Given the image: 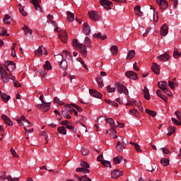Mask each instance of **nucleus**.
<instances>
[{"label":"nucleus","instance_id":"nucleus-12","mask_svg":"<svg viewBox=\"0 0 181 181\" xmlns=\"http://www.w3.org/2000/svg\"><path fill=\"white\" fill-rule=\"evenodd\" d=\"M157 5H158L160 11H166L168 9V6H169V2L166 0H163L157 3Z\"/></svg>","mask_w":181,"mask_h":181},{"label":"nucleus","instance_id":"nucleus-16","mask_svg":"<svg viewBox=\"0 0 181 181\" xmlns=\"http://www.w3.org/2000/svg\"><path fill=\"white\" fill-rule=\"evenodd\" d=\"M59 39H61V40H62V42H64V43H66V42H67V40H68L67 33H66V30H62L59 32Z\"/></svg>","mask_w":181,"mask_h":181},{"label":"nucleus","instance_id":"nucleus-58","mask_svg":"<svg viewBox=\"0 0 181 181\" xmlns=\"http://www.w3.org/2000/svg\"><path fill=\"white\" fill-rule=\"evenodd\" d=\"M6 180L8 181H18L19 178L18 177L13 178V177H11V175H8V177H6Z\"/></svg>","mask_w":181,"mask_h":181},{"label":"nucleus","instance_id":"nucleus-24","mask_svg":"<svg viewBox=\"0 0 181 181\" xmlns=\"http://www.w3.org/2000/svg\"><path fill=\"white\" fill-rule=\"evenodd\" d=\"M93 37L95 39H100L101 40H105V39H107V35L104 34L103 35V33H95L93 35Z\"/></svg>","mask_w":181,"mask_h":181},{"label":"nucleus","instance_id":"nucleus-10","mask_svg":"<svg viewBox=\"0 0 181 181\" xmlns=\"http://www.w3.org/2000/svg\"><path fill=\"white\" fill-rule=\"evenodd\" d=\"M100 4L106 11H110L111 5H112V2L109 0H100Z\"/></svg>","mask_w":181,"mask_h":181},{"label":"nucleus","instance_id":"nucleus-22","mask_svg":"<svg viewBox=\"0 0 181 181\" xmlns=\"http://www.w3.org/2000/svg\"><path fill=\"white\" fill-rule=\"evenodd\" d=\"M157 59L163 63L165 62H168V60L170 59V56H169L168 54H164L157 57Z\"/></svg>","mask_w":181,"mask_h":181},{"label":"nucleus","instance_id":"nucleus-25","mask_svg":"<svg viewBox=\"0 0 181 181\" xmlns=\"http://www.w3.org/2000/svg\"><path fill=\"white\" fill-rule=\"evenodd\" d=\"M0 96L3 100L4 103H7L9 100H11V96L6 95V93L0 91Z\"/></svg>","mask_w":181,"mask_h":181},{"label":"nucleus","instance_id":"nucleus-56","mask_svg":"<svg viewBox=\"0 0 181 181\" xmlns=\"http://www.w3.org/2000/svg\"><path fill=\"white\" fill-rule=\"evenodd\" d=\"M80 181H92L90 178L86 177V175H84L83 177L79 178Z\"/></svg>","mask_w":181,"mask_h":181},{"label":"nucleus","instance_id":"nucleus-43","mask_svg":"<svg viewBox=\"0 0 181 181\" xmlns=\"http://www.w3.org/2000/svg\"><path fill=\"white\" fill-rule=\"evenodd\" d=\"M71 45L73 46V47L76 49L77 47H78L80 46V45H81V43H79L78 40L77 39H74Z\"/></svg>","mask_w":181,"mask_h":181},{"label":"nucleus","instance_id":"nucleus-1","mask_svg":"<svg viewBox=\"0 0 181 181\" xmlns=\"http://www.w3.org/2000/svg\"><path fill=\"white\" fill-rule=\"evenodd\" d=\"M0 74L1 80L4 83H9V80H12L14 87H22V85L19 83L16 78L12 75L11 73L8 75V72L4 68L0 67Z\"/></svg>","mask_w":181,"mask_h":181},{"label":"nucleus","instance_id":"nucleus-30","mask_svg":"<svg viewBox=\"0 0 181 181\" xmlns=\"http://www.w3.org/2000/svg\"><path fill=\"white\" fill-rule=\"evenodd\" d=\"M158 86L159 88H160L163 91L164 90H166L168 87V83L166 81L158 82Z\"/></svg>","mask_w":181,"mask_h":181},{"label":"nucleus","instance_id":"nucleus-39","mask_svg":"<svg viewBox=\"0 0 181 181\" xmlns=\"http://www.w3.org/2000/svg\"><path fill=\"white\" fill-rule=\"evenodd\" d=\"M130 144H132V145H133V146H134L135 151L136 152H143V151H141V148H140V146H139V144L137 143L130 142Z\"/></svg>","mask_w":181,"mask_h":181},{"label":"nucleus","instance_id":"nucleus-13","mask_svg":"<svg viewBox=\"0 0 181 181\" xmlns=\"http://www.w3.org/2000/svg\"><path fill=\"white\" fill-rule=\"evenodd\" d=\"M30 2L33 4L36 11L43 12V11L42 10V7L40 6V2H42L41 0H30Z\"/></svg>","mask_w":181,"mask_h":181},{"label":"nucleus","instance_id":"nucleus-47","mask_svg":"<svg viewBox=\"0 0 181 181\" xmlns=\"http://www.w3.org/2000/svg\"><path fill=\"white\" fill-rule=\"evenodd\" d=\"M54 103H55V104H58L59 105H64V103L60 100V99H59L57 97L54 98Z\"/></svg>","mask_w":181,"mask_h":181},{"label":"nucleus","instance_id":"nucleus-61","mask_svg":"<svg viewBox=\"0 0 181 181\" xmlns=\"http://www.w3.org/2000/svg\"><path fill=\"white\" fill-rule=\"evenodd\" d=\"M113 162L115 163V164H119L121 163V159L118 157H115L113 158Z\"/></svg>","mask_w":181,"mask_h":181},{"label":"nucleus","instance_id":"nucleus-42","mask_svg":"<svg viewBox=\"0 0 181 181\" xmlns=\"http://www.w3.org/2000/svg\"><path fill=\"white\" fill-rule=\"evenodd\" d=\"M16 43H13L11 49V56L12 57H16Z\"/></svg>","mask_w":181,"mask_h":181},{"label":"nucleus","instance_id":"nucleus-4","mask_svg":"<svg viewBox=\"0 0 181 181\" xmlns=\"http://www.w3.org/2000/svg\"><path fill=\"white\" fill-rule=\"evenodd\" d=\"M50 104L52 103H41V104H37L35 105L36 110H39L40 111H42V112H47L49 110H50Z\"/></svg>","mask_w":181,"mask_h":181},{"label":"nucleus","instance_id":"nucleus-6","mask_svg":"<svg viewBox=\"0 0 181 181\" xmlns=\"http://www.w3.org/2000/svg\"><path fill=\"white\" fill-rule=\"evenodd\" d=\"M4 66L7 71H8L9 73H12L13 70L16 69V64H15V62H13L12 61H6L4 63Z\"/></svg>","mask_w":181,"mask_h":181},{"label":"nucleus","instance_id":"nucleus-7","mask_svg":"<svg viewBox=\"0 0 181 181\" xmlns=\"http://www.w3.org/2000/svg\"><path fill=\"white\" fill-rule=\"evenodd\" d=\"M43 54L47 56V49H46L45 47L43 48V46H40L38 49L35 51V56L37 57H41V56H43Z\"/></svg>","mask_w":181,"mask_h":181},{"label":"nucleus","instance_id":"nucleus-50","mask_svg":"<svg viewBox=\"0 0 181 181\" xmlns=\"http://www.w3.org/2000/svg\"><path fill=\"white\" fill-rule=\"evenodd\" d=\"M115 90H117V88H115V87H111L110 85H109V86L107 87V93H115Z\"/></svg>","mask_w":181,"mask_h":181},{"label":"nucleus","instance_id":"nucleus-54","mask_svg":"<svg viewBox=\"0 0 181 181\" xmlns=\"http://www.w3.org/2000/svg\"><path fill=\"white\" fill-rule=\"evenodd\" d=\"M81 154L83 156H86L89 155V150L88 148H83L81 150Z\"/></svg>","mask_w":181,"mask_h":181},{"label":"nucleus","instance_id":"nucleus-57","mask_svg":"<svg viewBox=\"0 0 181 181\" xmlns=\"http://www.w3.org/2000/svg\"><path fill=\"white\" fill-rule=\"evenodd\" d=\"M137 108H139V111H144V107H142V103L141 101H139L136 103Z\"/></svg>","mask_w":181,"mask_h":181},{"label":"nucleus","instance_id":"nucleus-60","mask_svg":"<svg viewBox=\"0 0 181 181\" xmlns=\"http://www.w3.org/2000/svg\"><path fill=\"white\" fill-rule=\"evenodd\" d=\"M11 152L12 156H13L14 158H18L19 157V156L17 155L16 151H14V149L13 148H11Z\"/></svg>","mask_w":181,"mask_h":181},{"label":"nucleus","instance_id":"nucleus-52","mask_svg":"<svg viewBox=\"0 0 181 181\" xmlns=\"http://www.w3.org/2000/svg\"><path fill=\"white\" fill-rule=\"evenodd\" d=\"M81 166L84 169H88L90 168L89 164L86 161H81Z\"/></svg>","mask_w":181,"mask_h":181},{"label":"nucleus","instance_id":"nucleus-9","mask_svg":"<svg viewBox=\"0 0 181 181\" xmlns=\"http://www.w3.org/2000/svg\"><path fill=\"white\" fill-rule=\"evenodd\" d=\"M125 76L126 77H127L128 78H130V80H138L139 77H138V74H136V73H135V71H127L125 72Z\"/></svg>","mask_w":181,"mask_h":181},{"label":"nucleus","instance_id":"nucleus-40","mask_svg":"<svg viewBox=\"0 0 181 181\" xmlns=\"http://www.w3.org/2000/svg\"><path fill=\"white\" fill-rule=\"evenodd\" d=\"M160 163H161L164 166H168L170 165L169 163V159L168 158H163L160 160Z\"/></svg>","mask_w":181,"mask_h":181},{"label":"nucleus","instance_id":"nucleus-17","mask_svg":"<svg viewBox=\"0 0 181 181\" xmlns=\"http://www.w3.org/2000/svg\"><path fill=\"white\" fill-rule=\"evenodd\" d=\"M169 32V27L168 24H164L160 28V35L161 36H166Z\"/></svg>","mask_w":181,"mask_h":181},{"label":"nucleus","instance_id":"nucleus-32","mask_svg":"<svg viewBox=\"0 0 181 181\" xmlns=\"http://www.w3.org/2000/svg\"><path fill=\"white\" fill-rule=\"evenodd\" d=\"M18 9L23 16H28V13L26 12V11H25V6H22V4H18Z\"/></svg>","mask_w":181,"mask_h":181},{"label":"nucleus","instance_id":"nucleus-55","mask_svg":"<svg viewBox=\"0 0 181 181\" xmlns=\"http://www.w3.org/2000/svg\"><path fill=\"white\" fill-rule=\"evenodd\" d=\"M171 120L173 124H174V125H181V122H179V120H177L176 118L172 117Z\"/></svg>","mask_w":181,"mask_h":181},{"label":"nucleus","instance_id":"nucleus-53","mask_svg":"<svg viewBox=\"0 0 181 181\" xmlns=\"http://www.w3.org/2000/svg\"><path fill=\"white\" fill-rule=\"evenodd\" d=\"M8 33V31L5 28H0V35L1 36H5Z\"/></svg>","mask_w":181,"mask_h":181},{"label":"nucleus","instance_id":"nucleus-35","mask_svg":"<svg viewBox=\"0 0 181 181\" xmlns=\"http://www.w3.org/2000/svg\"><path fill=\"white\" fill-rule=\"evenodd\" d=\"M67 21L68 22H73L74 21V13L67 11Z\"/></svg>","mask_w":181,"mask_h":181},{"label":"nucleus","instance_id":"nucleus-45","mask_svg":"<svg viewBox=\"0 0 181 181\" xmlns=\"http://www.w3.org/2000/svg\"><path fill=\"white\" fill-rule=\"evenodd\" d=\"M146 114H148V115H151L153 117H156V112H155L153 110H151L149 109H146Z\"/></svg>","mask_w":181,"mask_h":181},{"label":"nucleus","instance_id":"nucleus-3","mask_svg":"<svg viewBox=\"0 0 181 181\" xmlns=\"http://www.w3.org/2000/svg\"><path fill=\"white\" fill-rule=\"evenodd\" d=\"M115 87L119 94H124V95H128V94H129L128 89L122 83L119 82L115 83Z\"/></svg>","mask_w":181,"mask_h":181},{"label":"nucleus","instance_id":"nucleus-49","mask_svg":"<svg viewBox=\"0 0 181 181\" xmlns=\"http://www.w3.org/2000/svg\"><path fill=\"white\" fill-rule=\"evenodd\" d=\"M101 163H102V165H103L106 168H112L111 162H110L108 160L101 161Z\"/></svg>","mask_w":181,"mask_h":181},{"label":"nucleus","instance_id":"nucleus-2","mask_svg":"<svg viewBox=\"0 0 181 181\" xmlns=\"http://www.w3.org/2000/svg\"><path fill=\"white\" fill-rule=\"evenodd\" d=\"M106 122L110 125V129L107 132L109 134L110 136H118L117 134V124H115V122L113 118H106Z\"/></svg>","mask_w":181,"mask_h":181},{"label":"nucleus","instance_id":"nucleus-21","mask_svg":"<svg viewBox=\"0 0 181 181\" xmlns=\"http://www.w3.org/2000/svg\"><path fill=\"white\" fill-rule=\"evenodd\" d=\"M122 175V173L118 169H115V170L112 171V177L113 179H117Z\"/></svg>","mask_w":181,"mask_h":181},{"label":"nucleus","instance_id":"nucleus-38","mask_svg":"<svg viewBox=\"0 0 181 181\" xmlns=\"http://www.w3.org/2000/svg\"><path fill=\"white\" fill-rule=\"evenodd\" d=\"M173 57L175 59H179V57H181V52H179L177 48H174Z\"/></svg>","mask_w":181,"mask_h":181},{"label":"nucleus","instance_id":"nucleus-5","mask_svg":"<svg viewBox=\"0 0 181 181\" xmlns=\"http://www.w3.org/2000/svg\"><path fill=\"white\" fill-rule=\"evenodd\" d=\"M61 112L64 118H67V119H71V111L70 108V104L66 105L64 109L62 110Z\"/></svg>","mask_w":181,"mask_h":181},{"label":"nucleus","instance_id":"nucleus-34","mask_svg":"<svg viewBox=\"0 0 181 181\" xmlns=\"http://www.w3.org/2000/svg\"><path fill=\"white\" fill-rule=\"evenodd\" d=\"M96 81L98 87H100V88H103V87H104V81H103V78L101 76L97 77Z\"/></svg>","mask_w":181,"mask_h":181},{"label":"nucleus","instance_id":"nucleus-62","mask_svg":"<svg viewBox=\"0 0 181 181\" xmlns=\"http://www.w3.org/2000/svg\"><path fill=\"white\" fill-rule=\"evenodd\" d=\"M160 150L162 151L163 153L165 155H168L170 153V151L168 148H162Z\"/></svg>","mask_w":181,"mask_h":181},{"label":"nucleus","instance_id":"nucleus-28","mask_svg":"<svg viewBox=\"0 0 181 181\" xmlns=\"http://www.w3.org/2000/svg\"><path fill=\"white\" fill-rule=\"evenodd\" d=\"M22 30H23L24 35L25 36H28V35H32V29L29 28V27H28V25H24L22 28Z\"/></svg>","mask_w":181,"mask_h":181},{"label":"nucleus","instance_id":"nucleus-15","mask_svg":"<svg viewBox=\"0 0 181 181\" xmlns=\"http://www.w3.org/2000/svg\"><path fill=\"white\" fill-rule=\"evenodd\" d=\"M1 119L4 121L6 125H8V127H12L13 125V122L11 120V118L8 117L6 115H1Z\"/></svg>","mask_w":181,"mask_h":181},{"label":"nucleus","instance_id":"nucleus-33","mask_svg":"<svg viewBox=\"0 0 181 181\" xmlns=\"http://www.w3.org/2000/svg\"><path fill=\"white\" fill-rule=\"evenodd\" d=\"M110 52L113 56H117L118 54V47L117 45H113L110 47Z\"/></svg>","mask_w":181,"mask_h":181},{"label":"nucleus","instance_id":"nucleus-36","mask_svg":"<svg viewBox=\"0 0 181 181\" xmlns=\"http://www.w3.org/2000/svg\"><path fill=\"white\" fill-rule=\"evenodd\" d=\"M175 131H176V128H175V127L170 126L168 127V133L167 134V135L168 136H170V135H173V134H175Z\"/></svg>","mask_w":181,"mask_h":181},{"label":"nucleus","instance_id":"nucleus-11","mask_svg":"<svg viewBox=\"0 0 181 181\" xmlns=\"http://www.w3.org/2000/svg\"><path fill=\"white\" fill-rule=\"evenodd\" d=\"M76 49L79 53L82 54L83 57H87V46L86 45L81 44Z\"/></svg>","mask_w":181,"mask_h":181},{"label":"nucleus","instance_id":"nucleus-59","mask_svg":"<svg viewBox=\"0 0 181 181\" xmlns=\"http://www.w3.org/2000/svg\"><path fill=\"white\" fill-rule=\"evenodd\" d=\"M63 54L64 56H66V57H68V59H71V54H70V52H69L68 51L64 50L63 51Z\"/></svg>","mask_w":181,"mask_h":181},{"label":"nucleus","instance_id":"nucleus-31","mask_svg":"<svg viewBox=\"0 0 181 181\" xmlns=\"http://www.w3.org/2000/svg\"><path fill=\"white\" fill-rule=\"evenodd\" d=\"M130 115H134L136 118H139L141 117V115H139V112L136 109H132L129 110Z\"/></svg>","mask_w":181,"mask_h":181},{"label":"nucleus","instance_id":"nucleus-14","mask_svg":"<svg viewBox=\"0 0 181 181\" xmlns=\"http://www.w3.org/2000/svg\"><path fill=\"white\" fill-rule=\"evenodd\" d=\"M25 127H24V130L25 131V134H31V132H33L34 129L33 128L30 127H32V123H30V122H29V120L25 119Z\"/></svg>","mask_w":181,"mask_h":181},{"label":"nucleus","instance_id":"nucleus-46","mask_svg":"<svg viewBox=\"0 0 181 181\" xmlns=\"http://www.w3.org/2000/svg\"><path fill=\"white\" fill-rule=\"evenodd\" d=\"M168 86L170 87L172 90H175V87H177V83H175L173 81H168Z\"/></svg>","mask_w":181,"mask_h":181},{"label":"nucleus","instance_id":"nucleus-20","mask_svg":"<svg viewBox=\"0 0 181 181\" xmlns=\"http://www.w3.org/2000/svg\"><path fill=\"white\" fill-rule=\"evenodd\" d=\"M83 32L84 35H88L91 33V28L88 25V23H83Z\"/></svg>","mask_w":181,"mask_h":181},{"label":"nucleus","instance_id":"nucleus-27","mask_svg":"<svg viewBox=\"0 0 181 181\" xmlns=\"http://www.w3.org/2000/svg\"><path fill=\"white\" fill-rule=\"evenodd\" d=\"M134 13L136 16H142L144 13L141 11V6H136L134 7Z\"/></svg>","mask_w":181,"mask_h":181},{"label":"nucleus","instance_id":"nucleus-29","mask_svg":"<svg viewBox=\"0 0 181 181\" xmlns=\"http://www.w3.org/2000/svg\"><path fill=\"white\" fill-rule=\"evenodd\" d=\"M59 67H61L62 70H67V69L69 68L67 61L66 59H64L62 62H59Z\"/></svg>","mask_w":181,"mask_h":181},{"label":"nucleus","instance_id":"nucleus-26","mask_svg":"<svg viewBox=\"0 0 181 181\" xmlns=\"http://www.w3.org/2000/svg\"><path fill=\"white\" fill-rule=\"evenodd\" d=\"M143 93L144 94L145 100H151V95L149 94V90H148V87L144 86Z\"/></svg>","mask_w":181,"mask_h":181},{"label":"nucleus","instance_id":"nucleus-51","mask_svg":"<svg viewBox=\"0 0 181 181\" xmlns=\"http://www.w3.org/2000/svg\"><path fill=\"white\" fill-rule=\"evenodd\" d=\"M124 146L121 145V142L118 141L117 142V145L116 146V149L119 151V152H122L123 151Z\"/></svg>","mask_w":181,"mask_h":181},{"label":"nucleus","instance_id":"nucleus-41","mask_svg":"<svg viewBox=\"0 0 181 181\" xmlns=\"http://www.w3.org/2000/svg\"><path fill=\"white\" fill-rule=\"evenodd\" d=\"M58 132L59 134H62V135H66L67 134V132L66 131V127H60L57 128Z\"/></svg>","mask_w":181,"mask_h":181},{"label":"nucleus","instance_id":"nucleus-8","mask_svg":"<svg viewBox=\"0 0 181 181\" xmlns=\"http://www.w3.org/2000/svg\"><path fill=\"white\" fill-rule=\"evenodd\" d=\"M88 15H89L90 19H91L92 21H94L95 22H98V21L101 19V16L98 15V12L97 11H89Z\"/></svg>","mask_w":181,"mask_h":181},{"label":"nucleus","instance_id":"nucleus-63","mask_svg":"<svg viewBox=\"0 0 181 181\" xmlns=\"http://www.w3.org/2000/svg\"><path fill=\"white\" fill-rule=\"evenodd\" d=\"M160 98H161V100H163L164 103H168V98L166 97V95H161L160 96H159Z\"/></svg>","mask_w":181,"mask_h":181},{"label":"nucleus","instance_id":"nucleus-19","mask_svg":"<svg viewBox=\"0 0 181 181\" xmlns=\"http://www.w3.org/2000/svg\"><path fill=\"white\" fill-rule=\"evenodd\" d=\"M151 70L157 76L158 74H160V68L159 67V65H158V64H156L155 62H153V65L151 66Z\"/></svg>","mask_w":181,"mask_h":181},{"label":"nucleus","instance_id":"nucleus-23","mask_svg":"<svg viewBox=\"0 0 181 181\" xmlns=\"http://www.w3.org/2000/svg\"><path fill=\"white\" fill-rule=\"evenodd\" d=\"M134 57H135V50H134V49H130V50L127 52V57H126V60H132Z\"/></svg>","mask_w":181,"mask_h":181},{"label":"nucleus","instance_id":"nucleus-37","mask_svg":"<svg viewBox=\"0 0 181 181\" xmlns=\"http://www.w3.org/2000/svg\"><path fill=\"white\" fill-rule=\"evenodd\" d=\"M44 70H52V64H50V62L46 61L45 64L43 66Z\"/></svg>","mask_w":181,"mask_h":181},{"label":"nucleus","instance_id":"nucleus-18","mask_svg":"<svg viewBox=\"0 0 181 181\" xmlns=\"http://www.w3.org/2000/svg\"><path fill=\"white\" fill-rule=\"evenodd\" d=\"M89 93L92 97H95V98H103V95L95 89L89 90Z\"/></svg>","mask_w":181,"mask_h":181},{"label":"nucleus","instance_id":"nucleus-64","mask_svg":"<svg viewBox=\"0 0 181 181\" xmlns=\"http://www.w3.org/2000/svg\"><path fill=\"white\" fill-rule=\"evenodd\" d=\"M133 69L134 70H135V71H139V68H138V65L136 64V62L134 63Z\"/></svg>","mask_w":181,"mask_h":181},{"label":"nucleus","instance_id":"nucleus-44","mask_svg":"<svg viewBox=\"0 0 181 181\" xmlns=\"http://www.w3.org/2000/svg\"><path fill=\"white\" fill-rule=\"evenodd\" d=\"M55 60L58 63H60L61 62L64 60V57H63V56L61 54H59L55 56Z\"/></svg>","mask_w":181,"mask_h":181},{"label":"nucleus","instance_id":"nucleus-48","mask_svg":"<svg viewBox=\"0 0 181 181\" xmlns=\"http://www.w3.org/2000/svg\"><path fill=\"white\" fill-rule=\"evenodd\" d=\"M84 44L87 45L88 47H91V40L88 37H86L84 40Z\"/></svg>","mask_w":181,"mask_h":181}]
</instances>
